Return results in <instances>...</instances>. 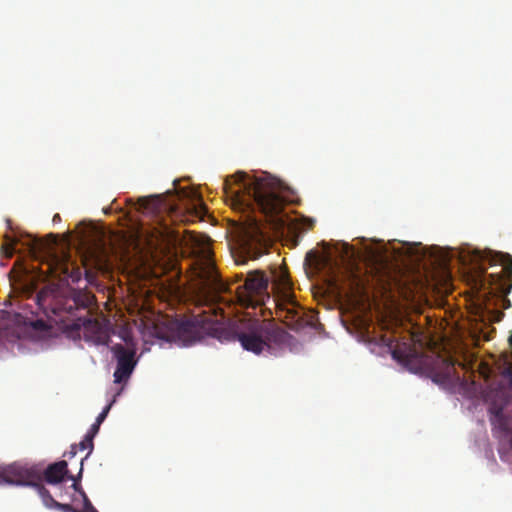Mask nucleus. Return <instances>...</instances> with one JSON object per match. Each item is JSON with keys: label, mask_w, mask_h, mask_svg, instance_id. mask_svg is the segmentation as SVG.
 <instances>
[{"label": "nucleus", "mask_w": 512, "mask_h": 512, "mask_svg": "<svg viewBox=\"0 0 512 512\" xmlns=\"http://www.w3.org/2000/svg\"><path fill=\"white\" fill-rule=\"evenodd\" d=\"M486 260L490 265L496 262L502 265L503 270L501 274H490L489 277L500 294H509L512 289V256L504 252L474 250L469 255V260L463 259V263L472 265L479 273V276L483 277L487 271V267L484 264Z\"/></svg>", "instance_id": "39448f33"}, {"label": "nucleus", "mask_w": 512, "mask_h": 512, "mask_svg": "<svg viewBox=\"0 0 512 512\" xmlns=\"http://www.w3.org/2000/svg\"><path fill=\"white\" fill-rule=\"evenodd\" d=\"M85 275L88 280L92 277V273L88 269H85Z\"/></svg>", "instance_id": "393cba45"}, {"label": "nucleus", "mask_w": 512, "mask_h": 512, "mask_svg": "<svg viewBox=\"0 0 512 512\" xmlns=\"http://www.w3.org/2000/svg\"><path fill=\"white\" fill-rule=\"evenodd\" d=\"M93 447H94L93 440H90V442H87V435H85L84 439L79 443L80 450H86V449L89 450L88 455L92 452Z\"/></svg>", "instance_id": "6ab92c4d"}, {"label": "nucleus", "mask_w": 512, "mask_h": 512, "mask_svg": "<svg viewBox=\"0 0 512 512\" xmlns=\"http://www.w3.org/2000/svg\"><path fill=\"white\" fill-rule=\"evenodd\" d=\"M505 302H506V303H505V305H504V308H508V307H510V306H511V304H510V301H509V300H506Z\"/></svg>", "instance_id": "bb28decb"}, {"label": "nucleus", "mask_w": 512, "mask_h": 512, "mask_svg": "<svg viewBox=\"0 0 512 512\" xmlns=\"http://www.w3.org/2000/svg\"><path fill=\"white\" fill-rule=\"evenodd\" d=\"M4 484L35 487L43 504L47 508H55L57 501L43 486L41 468L37 465L12 464L0 469V485Z\"/></svg>", "instance_id": "423d86ee"}, {"label": "nucleus", "mask_w": 512, "mask_h": 512, "mask_svg": "<svg viewBox=\"0 0 512 512\" xmlns=\"http://www.w3.org/2000/svg\"><path fill=\"white\" fill-rule=\"evenodd\" d=\"M111 329L108 322L89 319L84 324V339L95 345H108Z\"/></svg>", "instance_id": "ddd939ff"}, {"label": "nucleus", "mask_w": 512, "mask_h": 512, "mask_svg": "<svg viewBox=\"0 0 512 512\" xmlns=\"http://www.w3.org/2000/svg\"><path fill=\"white\" fill-rule=\"evenodd\" d=\"M59 221H61L60 215L59 214H55L53 216V222L56 223V222H59Z\"/></svg>", "instance_id": "b1692460"}, {"label": "nucleus", "mask_w": 512, "mask_h": 512, "mask_svg": "<svg viewBox=\"0 0 512 512\" xmlns=\"http://www.w3.org/2000/svg\"><path fill=\"white\" fill-rule=\"evenodd\" d=\"M205 212H206L205 205L201 201H199V203L197 205H195V207H194L195 216L202 217Z\"/></svg>", "instance_id": "aec40b11"}, {"label": "nucleus", "mask_w": 512, "mask_h": 512, "mask_svg": "<svg viewBox=\"0 0 512 512\" xmlns=\"http://www.w3.org/2000/svg\"><path fill=\"white\" fill-rule=\"evenodd\" d=\"M282 291L278 294L276 302V316L288 328L298 330L303 326V316L300 307L291 291V283L287 275L283 274L279 280Z\"/></svg>", "instance_id": "6e6552de"}, {"label": "nucleus", "mask_w": 512, "mask_h": 512, "mask_svg": "<svg viewBox=\"0 0 512 512\" xmlns=\"http://www.w3.org/2000/svg\"><path fill=\"white\" fill-rule=\"evenodd\" d=\"M490 422L493 430H497L502 434L510 432L508 418L504 415L502 407L492 406L489 408Z\"/></svg>", "instance_id": "dca6fc26"}, {"label": "nucleus", "mask_w": 512, "mask_h": 512, "mask_svg": "<svg viewBox=\"0 0 512 512\" xmlns=\"http://www.w3.org/2000/svg\"><path fill=\"white\" fill-rule=\"evenodd\" d=\"M239 246L243 256L236 259L237 264H244L246 258L257 259L268 251L270 237L262 225L253 219L242 226L239 233Z\"/></svg>", "instance_id": "0eeeda50"}, {"label": "nucleus", "mask_w": 512, "mask_h": 512, "mask_svg": "<svg viewBox=\"0 0 512 512\" xmlns=\"http://www.w3.org/2000/svg\"><path fill=\"white\" fill-rule=\"evenodd\" d=\"M502 374L509 378L512 382V363H507L502 371Z\"/></svg>", "instance_id": "4be33fe9"}, {"label": "nucleus", "mask_w": 512, "mask_h": 512, "mask_svg": "<svg viewBox=\"0 0 512 512\" xmlns=\"http://www.w3.org/2000/svg\"><path fill=\"white\" fill-rule=\"evenodd\" d=\"M332 285L340 296L354 301L364 296L366 289L365 278L358 269L345 268L339 275L333 277Z\"/></svg>", "instance_id": "9d476101"}, {"label": "nucleus", "mask_w": 512, "mask_h": 512, "mask_svg": "<svg viewBox=\"0 0 512 512\" xmlns=\"http://www.w3.org/2000/svg\"><path fill=\"white\" fill-rule=\"evenodd\" d=\"M92 512H98L97 510H93Z\"/></svg>", "instance_id": "cd10ccee"}, {"label": "nucleus", "mask_w": 512, "mask_h": 512, "mask_svg": "<svg viewBox=\"0 0 512 512\" xmlns=\"http://www.w3.org/2000/svg\"><path fill=\"white\" fill-rule=\"evenodd\" d=\"M111 352L117 360L116 370L113 375L114 382L119 384L127 381L137 363L135 360V350L128 349L122 344H116L111 347Z\"/></svg>", "instance_id": "f8f14e48"}, {"label": "nucleus", "mask_w": 512, "mask_h": 512, "mask_svg": "<svg viewBox=\"0 0 512 512\" xmlns=\"http://www.w3.org/2000/svg\"><path fill=\"white\" fill-rule=\"evenodd\" d=\"M392 356L409 369L428 370L431 379L437 384L450 385L460 380L455 369L456 362L450 357H432L406 344L397 345Z\"/></svg>", "instance_id": "7ed1b4c3"}, {"label": "nucleus", "mask_w": 512, "mask_h": 512, "mask_svg": "<svg viewBox=\"0 0 512 512\" xmlns=\"http://www.w3.org/2000/svg\"><path fill=\"white\" fill-rule=\"evenodd\" d=\"M110 407H111V404L107 405L103 411L97 416L96 418V423L100 424L105 420V418L107 417L108 415V412L110 410Z\"/></svg>", "instance_id": "412c9836"}, {"label": "nucleus", "mask_w": 512, "mask_h": 512, "mask_svg": "<svg viewBox=\"0 0 512 512\" xmlns=\"http://www.w3.org/2000/svg\"><path fill=\"white\" fill-rule=\"evenodd\" d=\"M308 228L311 229L314 226L315 221L313 219H307Z\"/></svg>", "instance_id": "5701e85b"}, {"label": "nucleus", "mask_w": 512, "mask_h": 512, "mask_svg": "<svg viewBox=\"0 0 512 512\" xmlns=\"http://www.w3.org/2000/svg\"><path fill=\"white\" fill-rule=\"evenodd\" d=\"M269 278L264 272L254 270L247 274L244 284L235 289L236 298L242 307H256L263 304L267 293Z\"/></svg>", "instance_id": "1a4fd4ad"}, {"label": "nucleus", "mask_w": 512, "mask_h": 512, "mask_svg": "<svg viewBox=\"0 0 512 512\" xmlns=\"http://www.w3.org/2000/svg\"><path fill=\"white\" fill-rule=\"evenodd\" d=\"M137 209L147 215L157 216L162 212L176 211L177 207L167 202L162 195H150L137 199Z\"/></svg>", "instance_id": "4468645a"}, {"label": "nucleus", "mask_w": 512, "mask_h": 512, "mask_svg": "<svg viewBox=\"0 0 512 512\" xmlns=\"http://www.w3.org/2000/svg\"><path fill=\"white\" fill-rule=\"evenodd\" d=\"M48 249V244L40 239H36L31 247V252L36 255L38 253H44Z\"/></svg>", "instance_id": "f3484780"}, {"label": "nucleus", "mask_w": 512, "mask_h": 512, "mask_svg": "<svg viewBox=\"0 0 512 512\" xmlns=\"http://www.w3.org/2000/svg\"><path fill=\"white\" fill-rule=\"evenodd\" d=\"M169 330L168 339L183 346L211 337L220 342L238 341L243 349L254 354L287 339V333L270 320L242 318L226 322L222 309L215 304L206 305V309L188 319L171 322Z\"/></svg>", "instance_id": "f257e3e1"}, {"label": "nucleus", "mask_w": 512, "mask_h": 512, "mask_svg": "<svg viewBox=\"0 0 512 512\" xmlns=\"http://www.w3.org/2000/svg\"><path fill=\"white\" fill-rule=\"evenodd\" d=\"M42 481L45 480L48 484H59L68 474V464L66 461L61 460L50 464L44 471L41 470Z\"/></svg>", "instance_id": "2eb2a0df"}, {"label": "nucleus", "mask_w": 512, "mask_h": 512, "mask_svg": "<svg viewBox=\"0 0 512 512\" xmlns=\"http://www.w3.org/2000/svg\"><path fill=\"white\" fill-rule=\"evenodd\" d=\"M47 266L43 273L47 277L63 280L71 279L73 282H78L82 276V269L74 265L69 258L68 254L62 256L52 254L45 262Z\"/></svg>", "instance_id": "9b49d317"}, {"label": "nucleus", "mask_w": 512, "mask_h": 512, "mask_svg": "<svg viewBox=\"0 0 512 512\" xmlns=\"http://www.w3.org/2000/svg\"><path fill=\"white\" fill-rule=\"evenodd\" d=\"M71 448H72L71 455L74 456L76 454V446L73 445Z\"/></svg>", "instance_id": "a878e982"}, {"label": "nucleus", "mask_w": 512, "mask_h": 512, "mask_svg": "<svg viewBox=\"0 0 512 512\" xmlns=\"http://www.w3.org/2000/svg\"><path fill=\"white\" fill-rule=\"evenodd\" d=\"M194 244L193 253L196 257L194 276L199 292L202 294L231 292V288L224 283L216 270L210 238L202 235L194 239Z\"/></svg>", "instance_id": "20e7f679"}, {"label": "nucleus", "mask_w": 512, "mask_h": 512, "mask_svg": "<svg viewBox=\"0 0 512 512\" xmlns=\"http://www.w3.org/2000/svg\"><path fill=\"white\" fill-rule=\"evenodd\" d=\"M222 186L233 205L245 210H258L280 233L289 228L288 216L283 212L286 201L279 180L270 175L248 179L246 173L237 172L227 177Z\"/></svg>", "instance_id": "f03ea898"}, {"label": "nucleus", "mask_w": 512, "mask_h": 512, "mask_svg": "<svg viewBox=\"0 0 512 512\" xmlns=\"http://www.w3.org/2000/svg\"><path fill=\"white\" fill-rule=\"evenodd\" d=\"M99 428H100V424L98 423H93L92 426L90 427L89 431L87 432V442H90V440H93L94 437L96 436V434L98 433L99 431Z\"/></svg>", "instance_id": "a211bd4d"}]
</instances>
